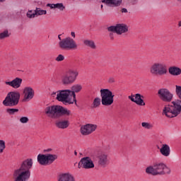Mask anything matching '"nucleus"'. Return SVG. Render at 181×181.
<instances>
[{"label": "nucleus", "instance_id": "f257e3e1", "mask_svg": "<svg viewBox=\"0 0 181 181\" xmlns=\"http://www.w3.org/2000/svg\"><path fill=\"white\" fill-rule=\"evenodd\" d=\"M33 168V159L27 158L23 160L18 168L14 170V181H28L30 179V169Z\"/></svg>", "mask_w": 181, "mask_h": 181}, {"label": "nucleus", "instance_id": "f03ea898", "mask_svg": "<svg viewBox=\"0 0 181 181\" xmlns=\"http://www.w3.org/2000/svg\"><path fill=\"white\" fill-rule=\"evenodd\" d=\"M100 93L101 99L100 98H95L93 100L92 108H98L101 105V103L102 105H105V107H109L114 104L115 95L112 94V91L110 89L103 88L100 89Z\"/></svg>", "mask_w": 181, "mask_h": 181}, {"label": "nucleus", "instance_id": "7ed1b4c3", "mask_svg": "<svg viewBox=\"0 0 181 181\" xmlns=\"http://www.w3.org/2000/svg\"><path fill=\"white\" fill-rule=\"evenodd\" d=\"M181 112V100L173 101L171 104L166 105L163 109V115L167 118H175Z\"/></svg>", "mask_w": 181, "mask_h": 181}, {"label": "nucleus", "instance_id": "20e7f679", "mask_svg": "<svg viewBox=\"0 0 181 181\" xmlns=\"http://www.w3.org/2000/svg\"><path fill=\"white\" fill-rule=\"evenodd\" d=\"M45 113L46 114V115H47V117L53 119L56 118V117H57L59 114H61V115H66V117H69V115L71 114V111L67 110V108H64L61 105H52L45 107Z\"/></svg>", "mask_w": 181, "mask_h": 181}, {"label": "nucleus", "instance_id": "39448f33", "mask_svg": "<svg viewBox=\"0 0 181 181\" xmlns=\"http://www.w3.org/2000/svg\"><path fill=\"white\" fill-rule=\"evenodd\" d=\"M78 71L76 69H68L62 76V83L64 86H70L77 80Z\"/></svg>", "mask_w": 181, "mask_h": 181}, {"label": "nucleus", "instance_id": "423d86ee", "mask_svg": "<svg viewBox=\"0 0 181 181\" xmlns=\"http://www.w3.org/2000/svg\"><path fill=\"white\" fill-rule=\"evenodd\" d=\"M21 100V93L19 92H10L5 98L3 104L5 107H16Z\"/></svg>", "mask_w": 181, "mask_h": 181}, {"label": "nucleus", "instance_id": "0eeeda50", "mask_svg": "<svg viewBox=\"0 0 181 181\" xmlns=\"http://www.w3.org/2000/svg\"><path fill=\"white\" fill-rule=\"evenodd\" d=\"M59 47L61 50H76L78 46L73 38L66 37L59 42Z\"/></svg>", "mask_w": 181, "mask_h": 181}, {"label": "nucleus", "instance_id": "6e6552de", "mask_svg": "<svg viewBox=\"0 0 181 181\" xmlns=\"http://www.w3.org/2000/svg\"><path fill=\"white\" fill-rule=\"evenodd\" d=\"M150 73L153 76H165L168 73V69L164 64L157 62L151 66Z\"/></svg>", "mask_w": 181, "mask_h": 181}, {"label": "nucleus", "instance_id": "1a4fd4ad", "mask_svg": "<svg viewBox=\"0 0 181 181\" xmlns=\"http://www.w3.org/2000/svg\"><path fill=\"white\" fill-rule=\"evenodd\" d=\"M58 156L56 154H39L37 156V162L40 165L42 166H46V165H52Z\"/></svg>", "mask_w": 181, "mask_h": 181}, {"label": "nucleus", "instance_id": "9d476101", "mask_svg": "<svg viewBox=\"0 0 181 181\" xmlns=\"http://www.w3.org/2000/svg\"><path fill=\"white\" fill-rule=\"evenodd\" d=\"M57 94V100L64 104H74V100L69 98V95H71L70 93V90H58Z\"/></svg>", "mask_w": 181, "mask_h": 181}, {"label": "nucleus", "instance_id": "9b49d317", "mask_svg": "<svg viewBox=\"0 0 181 181\" xmlns=\"http://www.w3.org/2000/svg\"><path fill=\"white\" fill-rule=\"evenodd\" d=\"M158 95L160 100L164 103H172V100H173V93L166 88H160L158 90Z\"/></svg>", "mask_w": 181, "mask_h": 181}, {"label": "nucleus", "instance_id": "f8f14e48", "mask_svg": "<svg viewBox=\"0 0 181 181\" xmlns=\"http://www.w3.org/2000/svg\"><path fill=\"white\" fill-rule=\"evenodd\" d=\"M108 32H113L117 35H122V33H127L128 32V25L124 23H119L116 25H111L107 28Z\"/></svg>", "mask_w": 181, "mask_h": 181}, {"label": "nucleus", "instance_id": "ddd939ff", "mask_svg": "<svg viewBox=\"0 0 181 181\" xmlns=\"http://www.w3.org/2000/svg\"><path fill=\"white\" fill-rule=\"evenodd\" d=\"M154 170L156 172V176L158 175H170V168H169L164 163H157L154 165Z\"/></svg>", "mask_w": 181, "mask_h": 181}, {"label": "nucleus", "instance_id": "4468645a", "mask_svg": "<svg viewBox=\"0 0 181 181\" xmlns=\"http://www.w3.org/2000/svg\"><path fill=\"white\" fill-rule=\"evenodd\" d=\"M98 165L100 168H107L110 165L108 153L102 152L98 155Z\"/></svg>", "mask_w": 181, "mask_h": 181}, {"label": "nucleus", "instance_id": "2eb2a0df", "mask_svg": "<svg viewBox=\"0 0 181 181\" xmlns=\"http://www.w3.org/2000/svg\"><path fill=\"white\" fill-rule=\"evenodd\" d=\"M23 103H28V101H30L35 97V90L32 87H25L23 90Z\"/></svg>", "mask_w": 181, "mask_h": 181}, {"label": "nucleus", "instance_id": "dca6fc26", "mask_svg": "<svg viewBox=\"0 0 181 181\" xmlns=\"http://www.w3.org/2000/svg\"><path fill=\"white\" fill-rule=\"evenodd\" d=\"M97 124H87L81 127V133L82 135H90L97 129Z\"/></svg>", "mask_w": 181, "mask_h": 181}, {"label": "nucleus", "instance_id": "f3484780", "mask_svg": "<svg viewBox=\"0 0 181 181\" xmlns=\"http://www.w3.org/2000/svg\"><path fill=\"white\" fill-rule=\"evenodd\" d=\"M81 163L83 169H93L94 168V162L90 157H83L81 159Z\"/></svg>", "mask_w": 181, "mask_h": 181}, {"label": "nucleus", "instance_id": "a211bd4d", "mask_svg": "<svg viewBox=\"0 0 181 181\" xmlns=\"http://www.w3.org/2000/svg\"><path fill=\"white\" fill-rule=\"evenodd\" d=\"M129 100L132 103H135L137 105H145V102H144V96L140 93H136L135 95H132L128 96Z\"/></svg>", "mask_w": 181, "mask_h": 181}, {"label": "nucleus", "instance_id": "6ab92c4d", "mask_svg": "<svg viewBox=\"0 0 181 181\" xmlns=\"http://www.w3.org/2000/svg\"><path fill=\"white\" fill-rule=\"evenodd\" d=\"M83 90V86L80 84H75L71 87L70 94L71 97H73V100L75 104H77V100L76 99V93H80Z\"/></svg>", "mask_w": 181, "mask_h": 181}, {"label": "nucleus", "instance_id": "aec40b11", "mask_svg": "<svg viewBox=\"0 0 181 181\" xmlns=\"http://www.w3.org/2000/svg\"><path fill=\"white\" fill-rule=\"evenodd\" d=\"M5 84H6V86H10V87H13V88H19L22 84V78H16L11 81H6Z\"/></svg>", "mask_w": 181, "mask_h": 181}, {"label": "nucleus", "instance_id": "412c9836", "mask_svg": "<svg viewBox=\"0 0 181 181\" xmlns=\"http://www.w3.org/2000/svg\"><path fill=\"white\" fill-rule=\"evenodd\" d=\"M102 4H105L108 6H113L117 8V6H121L122 4V0H101Z\"/></svg>", "mask_w": 181, "mask_h": 181}, {"label": "nucleus", "instance_id": "4be33fe9", "mask_svg": "<svg viewBox=\"0 0 181 181\" xmlns=\"http://www.w3.org/2000/svg\"><path fill=\"white\" fill-rule=\"evenodd\" d=\"M58 181H76V179L70 173H66L59 175Z\"/></svg>", "mask_w": 181, "mask_h": 181}, {"label": "nucleus", "instance_id": "5701e85b", "mask_svg": "<svg viewBox=\"0 0 181 181\" xmlns=\"http://www.w3.org/2000/svg\"><path fill=\"white\" fill-rule=\"evenodd\" d=\"M46 6L47 8H50V9H59L61 11H63L66 9V6H64L63 3L47 4Z\"/></svg>", "mask_w": 181, "mask_h": 181}, {"label": "nucleus", "instance_id": "b1692460", "mask_svg": "<svg viewBox=\"0 0 181 181\" xmlns=\"http://www.w3.org/2000/svg\"><path fill=\"white\" fill-rule=\"evenodd\" d=\"M69 125L70 123L68 120H59L55 122V126L59 129H66V128H69Z\"/></svg>", "mask_w": 181, "mask_h": 181}, {"label": "nucleus", "instance_id": "393cba45", "mask_svg": "<svg viewBox=\"0 0 181 181\" xmlns=\"http://www.w3.org/2000/svg\"><path fill=\"white\" fill-rule=\"evenodd\" d=\"M160 152L163 156H169L170 155V147L168 144H163L160 148Z\"/></svg>", "mask_w": 181, "mask_h": 181}, {"label": "nucleus", "instance_id": "a878e982", "mask_svg": "<svg viewBox=\"0 0 181 181\" xmlns=\"http://www.w3.org/2000/svg\"><path fill=\"white\" fill-rule=\"evenodd\" d=\"M168 73H170L171 76H180L181 69L177 66H170L168 69Z\"/></svg>", "mask_w": 181, "mask_h": 181}, {"label": "nucleus", "instance_id": "bb28decb", "mask_svg": "<svg viewBox=\"0 0 181 181\" xmlns=\"http://www.w3.org/2000/svg\"><path fill=\"white\" fill-rule=\"evenodd\" d=\"M83 43L85 46H87V47H90L93 50H95V49H97V45H95V42H94L93 40H84L83 41Z\"/></svg>", "mask_w": 181, "mask_h": 181}, {"label": "nucleus", "instance_id": "cd10ccee", "mask_svg": "<svg viewBox=\"0 0 181 181\" xmlns=\"http://www.w3.org/2000/svg\"><path fill=\"white\" fill-rule=\"evenodd\" d=\"M146 173H147V175H152V176H156V172L155 171L154 165L147 167L146 168Z\"/></svg>", "mask_w": 181, "mask_h": 181}, {"label": "nucleus", "instance_id": "c85d7f7f", "mask_svg": "<svg viewBox=\"0 0 181 181\" xmlns=\"http://www.w3.org/2000/svg\"><path fill=\"white\" fill-rule=\"evenodd\" d=\"M35 16H42V15H46L47 13V11L46 10H42L39 7L35 8Z\"/></svg>", "mask_w": 181, "mask_h": 181}, {"label": "nucleus", "instance_id": "c756f323", "mask_svg": "<svg viewBox=\"0 0 181 181\" xmlns=\"http://www.w3.org/2000/svg\"><path fill=\"white\" fill-rule=\"evenodd\" d=\"M6 112H8V114L9 115H15V114H16V112H19V109H16V108H7L6 109Z\"/></svg>", "mask_w": 181, "mask_h": 181}, {"label": "nucleus", "instance_id": "7c9ffc66", "mask_svg": "<svg viewBox=\"0 0 181 181\" xmlns=\"http://www.w3.org/2000/svg\"><path fill=\"white\" fill-rule=\"evenodd\" d=\"M141 127H143V128H145V129H152V128H153V124L144 122L141 123Z\"/></svg>", "mask_w": 181, "mask_h": 181}, {"label": "nucleus", "instance_id": "2f4dec72", "mask_svg": "<svg viewBox=\"0 0 181 181\" xmlns=\"http://www.w3.org/2000/svg\"><path fill=\"white\" fill-rule=\"evenodd\" d=\"M175 94L180 100H181V86L176 85L175 86Z\"/></svg>", "mask_w": 181, "mask_h": 181}, {"label": "nucleus", "instance_id": "473e14b6", "mask_svg": "<svg viewBox=\"0 0 181 181\" xmlns=\"http://www.w3.org/2000/svg\"><path fill=\"white\" fill-rule=\"evenodd\" d=\"M27 17H28L30 19H32L33 18H36L35 11L33 12V11L30 10L27 13Z\"/></svg>", "mask_w": 181, "mask_h": 181}, {"label": "nucleus", "instance_id": "72a5a7b5", "mask_svg": "<svg viewBox=\"0 0 181 181\" xmlns=\"http://www.w3.org/2000/svg\"><path fill=\"white\" fill-rule=\"evenodd\" d=\"M5 37H9V33L8 30H5L0 33V39H5Z\"/></svg>", "mask_w": 181, "mask_h": 181}, {"label": "nucleus", "instance_id": "f704fd0d", "mask_svg": "<svg viewBox=\"0 0 181 181\" xmlns=\"http://www.w3.org/2000/svg\"><path fill=\"white\" fill-rule=\"evenodd\" d=\"M4 149H5V141L4 140H0V153L4 152Z\"/></svg>", "mask_w": 181, "mask_h": 181}, {"label": "nucleus", "instance_id": "c9c22d12", "mask_svg": "<svg viewBox=\"0 0 181 181\" xmlns=\"http://www.w3.org/2000/svg\"><path fill=\"white\" fill-rule=\"evenodd\" d=\"M20 122H21V124H27V122H29V118H28V117H22L20 119Z\"/></svg>", "mask_w": 181, "mask_h": 181}, {"label": "nucleus", "instance_id": "e433bc0d", "mask_svg": "<svg viewBox=\"0 0 181 181\" xmlns=\"http://www.w3.org/2000/svg\"><path fill=\"white\" fill-rule=\"evenodd\" d=\"M55 60L56 62H63V60H64V57L63 56V54H59Z\"/></svg>", "mask_w": 181, "mask_h": 181}, {"label": "nucleus", "instance_id": "4c0bfd02", "mask_svg": "<svg viewBox=\"0 0 181 181\" xmlns=\"http://www.w3.org/2000/svg\"><path fill=\"white\" fill-rule=\"evenodd\" d=\"M131 5H136L138 4V0H129Z\"/></svg>", "mask_w": 181, "mask_h": 181}, {"label": "nucleus", "instance_id": "58836bf2", "mask_svg": "<svg viewBox=\"0 0 181 181\" xmlns=\"http://www.w3.org/2000/svg\"><path fill=\"white\" fill-rule=\"evenodd\" d=\"M108 83H110V84L112 83H115V78L114 77H110L108 78Z\"/></svg>", "mask_w": 181, "mask_h": 181}, {"label": "nucleus", "instance_id": "ea45409f", "mask_svg": "<svg viewBox=\"0 0 181 181\" xmlns=\"http://www.w3.org/2000/svg\"><path fill=\"white\" fill-rule=\"evenodd\" d=\"M122 13H128V10L125 8H122Z\"/></svg>", "mask_w": 181, "mask_h": 181}, {"label": "nucleus", "instance_id": "a19ab883", "mask_svg": "<svg viewBox=\"0 0 181 181\" xmlns=\"http://www.w3.org/2000/svg\"><path fill=\"white\" fill-rule=\"evenodd\" d=\"M81 160L79 161L78 164V169H81V168H83V165H81Z\"/></svg>", "mask_w": 181, "mask_h": 181}, {"label": "nucleus", "instance_id": "79ce46f5", "mask_svg": "<svg viewBox=\"0 0 181 181\" xmlns=\"http://www.w3.org/2000/svg\"><path fill=\"white\" fill-rule=\"evenodd\" d=\"M71 36H72V37H74V39L76 37V33H74V32H71Z\"/></svg>", "mask_w": 181, "mask_h": 181}, {"label": "nucleus", "instance_id": "37998d69", "mask_svg": "<svg viewBox=\"0 0 181 181\" xmlns=\"http://www.w3.org/2000/svg\"><path fill=\"white\" fill-rule=\"evenodd\" d=\"M58 39H59V42H62V40H63V39H62V34L58 35Z\"/></svg>", "mask_w": 181, "mask_h": 181}, {"label": "nucleus", "instance_id": "c03bdc74", "mask_svg": "<svg viewBox=\"0 0 181 181\" xmlns=\"http://www.w3.org/2000/svg\"><path fill=\"white\" fill-rule=\"evenodd\" d=\"M50 151H52V148H47L44 150V152H50Z\"/></svg>", "mask_w": 181, "mask_h": 181}, {"label": "nucleus", "instance_id": "a18cd8bd", "mask_svg": "<svg viewBox=\"0 0 181 181\" xmlns=\"http://www.w3.org/2000/svg\"><path fill=\"white\" fill-rule=\"evenodd\" d=\"M178 26H179V28L181 27V21H179V22H178Z\"/></svg>", "mask_w": 181, "mask_h": 181}, {"label": "nucleus", "instance_id": "49530a36", "mask_svg": "<svg viewBox=\"0 0 181 181\" xmlns=\"http://www.w3.org/2000/svg\"><path fill=\"white\" fill-rule=\"evenodd\" d=\"M52 95H56V92H52Z\"/></svg>", "mask_w": 181, "mask_h": 181}, {"label": "nucleus", "instance_id": "de8ad7c7", "mask_svg": "<svg viewBox=\"0 0 181 181\" xmlns=\"http://www.w3.org/2000/svg\"><path fill=\"white\" fill-rule=\"evenodd\" d=\"M74 155H76V156H77V151H74Z\"/></svg>", "mask_w": 181, "mask_h": 181}, {"label": "nucleus", "instance_id": "09e8293b", "mask_svg": "<svg viewBox=\"0 0 181 181\" xmlns=\"http://www.w3.org/2000/svg\"><path fill=\"white\" fill-rule=\"evenodd\" d=\"M6 0H0V2H5Z\"/></svg>", "mask_w": 181, "mask_h": 181}, {"label": "nucleus", "instance_id": "8fccbe9b", "mask_svg": "<svg viewBox=\"0 0 181 181\" xmlns=\"http://www.w3.org/2000/svg\"><path fill=\"white\" fill-rule=\"evenodd\" d=\"M100 8H101V9H103V8H104V6L103 4H101Z\"/></svg>", "mask_w": 181, "mask_h": 181}, {"label": "nucleus", "instance_id": "3c124183", "mask_svg": "<svg viewBox=\"0 0 181 181\" xmlns=\"http://www.w3.org/2000/svg\"><path fill=\"white\" fill-rule=\"evenodd\" d=\"M177 2H180L181 3V0H177Z\"/></svg>", "mask_w": 181, "mask_h": 181}, {"label": "nucleus", "instance_id": "603ef678", "mask_svg": "<svg viewBox=\"0 0 181 181\" xmlns=\"http://www.w3.org/2000/svg\"><path fill=\"white\" fill-rule=\"evenodd\" d=\"M157 148H158V149H160V147H159V146H157Z\"/></svg>", "mask_w": 181, "mask_h": 181}]
</instances>
